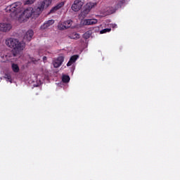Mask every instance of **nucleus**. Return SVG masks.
<instances>
[{
  "label": "nucleus",
  "mask_w": 180,
  "mask_h": 180,
  "mask_svg": "<svg viewBox=\"0 0 180 180\" xmlns=\"http://www.w3.org/2000/svg\"><path fill=\"white\" fill-rule=\"evenodd\" d=\"M12 29V25L9 22H1L0 23V32L3 33H7V32H11Z\"/></svg>",
  "instance_id": "6"
},
{
  "label": "nucleus",
  "mask_w": 180,
  "mask_h": 180,
  "mask_svg": "<svg viewBox=\"0 0 180 180\" xmlns=\"http://www.w3.org/2000/svg\"><path fill=\"white\" fill-rule=\"evenodd\" d=\"M20 6H22V3L17 1L8 6L5 11L8 13H10L11 18H15V16H17L18 13L20 12Z\"/></svg>",
  "instance_id": "3"
},
{
  "label": "nucleus",
  "mask_w": 180,
  "mask_h": 180,
  "mask_svg": "<svg viewBox=\"0 0 180 180\" xmlns=\"http://www.w3.org/2000/svg\"><path fill=\"white\" fill-rule=\"evenodd\" d=\"M11 68H12L13 72H18L20 70L19 65H18V64L13 63Z\"/></svg>",
  "instance_id": "14"
},
{
  "label": "nucleus",
  "mask_w": 180,
  "mask_h": 180,
  "mask_svg": "<svg viewBox=\"0 0 180 180\" xmlns=\"http://www.w3.org/2000/svg\"><path fill=\"white\" fill-rule=\"evenodd\" d=\"M62 81L64 84H68L70 82V76L64 75L62 77Z\"/></svg>",
  "instance_id": "13"
},
{
  "label": "nucleus",
  "mask_w": 180,
  "mask_h": 180,
  "mask_svg": "<svg viewBox=\"0 0 180 180\" xmlns=\"http://www.w3.org/2000/svg\"><path fill=\"white\" fill-rule=\"evenodd\" d=\"M110 30H112V29L105 28V29L102 30L101 31H100V33H101V34H103V33H108V32H110Z\"/></svg>",
  "instance_id": "20"
},
{
  "label": "nucleus",
  "mask_w": 180,
  "mask_h": 180,
  "mask_svg": "<svg viewBox=\"0 0 180 180\" xmlns=\"http://www.w3.org/2000/svg\"><path fill=\"white\" fill-rule=\"evenodd\" d=\"M33 34L34 32L32 30H29L25 34L23 37L24 41H30L32 40V37H33Z\"/></svg>",
  "instance_id": "7"
},
{
  "label": "nucleus",
  "mask_w": 180,
  "mask_h": 180,
  "mask_svg": "<svg viewBox=\"0 0 180 180\" xmlns=\"http://www.w3.org/2000/svg\"><path fill=\"white\" fill-rule=\"evenodd\" d=\"M84 0H75L72 5V9L75 12H78V11H80L82 6H84Z\"/></svg>",
  "instance_id": "4"
},
{
  "label": "nucleus",
  "mask_w": 180,
  "mask_h": 180,
  "mask_svg": "<svg viewBox=\"0 0 180 180\" xmlns=\"http://www.w3.org/2000/svg\"><path fill=\"white\" fill-rule=\"evenodd\" d=\"M89 12H90V10L88 8L85 7L83 11L82 12L81 15L82 16L85 17L87 15L88 13H89Z\"/></svg>",
  "instance_id": "15"
},
{
  "label": "nucleus",
  "mask_w": 180,
  "mask_h": 180,
  "mask_svg": "<svg viewBox=\"0 0 180 180\" xmlns=\"http://www.w3.org/2000/svg\"><path fill=\"white\" fill-rule=\"evenodd\" d=\"M124 4V0H120L117 2L115 8L119 9V8H122L123 6V4Z\"/></svg>",
  "instance_id": "16"
},
{
  "label": "nucleus",
  "mask_w": 180,
  "mask_h": 180,
  "mask_svg": "<svg viewBox=\"0 0 180 180\" xmlns=\"http://www.w3.org/2000/svg\"><path fill=\"white\" fill-rule=\"evenodd\" d=\"M116 8L115 7H108L105 10L106 15H112L116 12Z\"/></svg>",
  "instance_id": "12"
},
{
  "label": "nucleus",
  "mask_w": 180,
  "mask_h": 180,
  "mask_svg": "<svg viewBox=\"0 0 180 180\" xmlns=\"http://www.w3.org/2000/svg\"><path fill=\"white\" fill-rule=\"evenodd\" d=\"M94 6H95V4L94 3H87L86 5V7L87 8V9L90 10L92 9V8H94Z\"/></svg>",
  "instance_id": "19"
},
{
  "label": "nucleus",
  "mask_w": 180,
  "mask_h": 180,
  "mask_svg": "<svg viewBox=\"0 0 180 180\" xmlns=\"http://www.w3.org/2000/svg\"><path fill=\"white\" fill-rule=\"evenodd\" d=\"M71 26H72V20H68L63 22V23H59L58 29H59V30H65V29H70Z\"/></svg>",
  "instance_id": "5"
},
{
  "label": "nucleus",
  "mask_w": 180,
  "mask_h": 180,
  "mask_svg": "<svg viewBox=\"0 0 180 180\" xmlns=\"http://www.w3.org/2000/svg\"><path fill=\"white\" fill-rule=\"evenodd\" d=\"M73 63H71L70 60L68 61V63H67V66L70 67L71 65H72Z\"/></svg>",
  "instance_id": "23"
},
{
  "label": "nucleus",
  "mask_w": 180,
  "mask_h": 180,
  "mask_svg": "<svg viewBox=\"0 0 180 180\" xmlns=\"http://www.w3.org/2000/svg\"><path fill=\"white\" fill-rule=\"evenodd\" d=\"M52 0H44L38 4V6L33 9V8H28L25 9L21 15L19 17L18 20L20 22H25L26 19H29V18H37L40 15V14L49 8L50 5H51Z\"/></svg>",
  "instance_id": "1"
},
{
  "label": "nucleus",
  "mask_w": 180,
  "mask_h": 180,
  "mask_svg": "<svg viewBox=\"0 0 180 180\" xmlns=\"http://www.w3.org/2000/svg\"><path fill=\"white\" fill-rule=\"evenodd\" d=\"M5 44L7 47L13 49L11 54L13 57H16L20 51H23L26 45L23 41H19L18 39L15 38H8L5 41Z\"/></svg>",
  "instance_id": "2"
},
{
  "label": "nucleus",
  "mask_w": 180,
  "mask_h": 180,
  "mask_svg": "<svg viewBox=\"0 0 180 180\" xmlns=\"http://www.w3.org/2000/svg\"><path fill=\"white\" fill-rule=\"evenodd\" d=\"M91 37V32L87 31L83 34V38L87 40V39H89Z\"/></svg>",
  "instance_id": "18"
},
{
  "label": "nucleus",
  "mask_w": 180,
  "mask_h": 180,
  "mask_svg": "<svg viewBox=\"0 0 180 180\" xmlns=\"http://www.w3.org/2000/svg\"><path fill=\"white\" fill-rule=\"evenodd\" d=\"M78 57H79L78 55L72 56L70 58V60L71 61L72 63L74 64V63H75L77 61V60H78Z\"/></svg>",
  "instance_id": "17"
},
{
  "label": "nucleus",
  "mask_w": 180,
  "mask_h": 180,
  "mask_svg": "<svg viewBox=\"0 0 180 180\" xmlns=\"http://www.w3.org/2000/svg\"><path fill=\"white\" fill-rule=\"evenodd\" d=\"M65 3L64 1H61L60 3L58 4L56 6L53 7L49 13H56V12H57V11H58V9H61V8H63V6H64Z\"/></svg>",
  "instance_id": "9"
},
{
  "label": "nucleus",
  "mask_w": 180,
  "mask_h": 180,
  "mask_svg": "<svg viewBox=\"0 0 180 180\" xmlns=\"http://www.w3.org/2000/svg\"><path fill=\"white\" fill-rule=\"evenodd\" d=\"M64 62V56H59L53 60V67L55 68H58V67H60L61 64Z\"/></svg>",
  "instance_id": "8"
},
{
  "label": "nucleus",
  "mask_w": 180,
  "mask_h": 180,
  "mask_svg": "<svg viewBox=\"0 0 180 180\" xmlns=\"http://www.w3.org/2000/svg\"><path fill=\"white\" fill-rule=\"evenodd\" d=\"M34 0H27L26 1L27 5H32V4H34Z\"/></svg>",
  "instance_id": "21"
},
{
  "label": "nucleus",
  "mask_w": 180,
  "mask_h": 180,
  "mask_svg": "<svg viewBox=\"0 0 180 180\" xmlns=\"http://www.w3.org/2000/svg\"><path fill=\"white\" fill-rule=\"evenodd\" d=\"M51 25H54V20H49L46 21L44 25H42L40 27L41 30H46V29H48V27H50Z\"/></svg>",
  "instance_id": "10"
},
{
  "label": "nucleus",
  "mask_w": 180,
  "mask_h": 180,
  "mask_svg": "<svg viewBox=\"0 0 180 180\" xmlns=\"http://www.w3.org/2000/svg\"><path fill=\"white\" fill-rule=\"evenodd\" d=\"M98 23V20L96 19H88V20H84L83 25L84 26H88L90 25H96Z\"/></svg>",
  "instance_id": "11"
},
{
  "label": "nucleus",
  "mask_w": 180,
  "mask_h": 180,
  "mask_svg": "<svg viewBox=\"0 0 180 180\" xmlns=\"http://www.w3.org/2000/svg\"><path fill=\"white\" fill-rule=\"evenodd\" d=\"M75 37H73L72 39H79V34H75Z\"/></svg>",
  "instance_id": "22"
},
{
  "label": "nucleus",
  "mask_w": 180,
  "mask_h": 180,
  "mask_svg": "<svg viewBox=\"0 0 180 180\" xmlns=\"http://www.w3.org/2000/svg\"><path fill=\"white\" fill-rule=\"evenodd\" d=\"M46 60H47V57H46V56H44V57H43V60H44V61H46Z\"/></svg>",
  "instance_id": "24"
}]
</instances>
